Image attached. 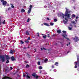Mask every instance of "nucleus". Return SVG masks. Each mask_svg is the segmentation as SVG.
<instances>
[{"label": "nucleus", "mask_w": 79, "mask_h": 79, "mask_svg": "<svg viewBox=\"0 0 79 79\" xmlns=\"http://www.w3.org/2000/svg\"><path fill=\"white\" fill-rule=\"evenodd\" d=\"M6 60H10V57H9V56H8V55H6Z\"/></svg>", "instance_id": "f8f14e48"}, {"label": "nucleus", "mask_w": 79, "mask_h": 79, "mask_svg": "<svg viewBox=\"0 0 79 79\" xmlns=\"http://www.w3.org/2000/svg\"><path fill=\"white\" fill-rule=\"evenodd\" d=\"M43 38H44V39L46 38V36H45V35L44 36H43Z\"/></svg>", "instance_id": "72a5a7b5"}, {"label": "nucleus", "mask_w": 79, "mask_h": 79, "mask_svg": "<svg viewBox=\"0 0 79 79\" xmlns=\"http://www.w3.org/2000/svg\"><path fill=\"white\" fill-rule=\"evenodd\" d=\"M54 68V65H52V68Z\"/></svg>", "instance_id": "79ce46f5"}, {"label": "nucleus", "mask_w": 79, "mask_h": 79, "mask_svg": "<svg viewBox=\"0 0 79 79\" xmlns=\"http://www.w3.org/2000/svg\"><path fill=\"white\" fill-rule=\"evenodd\" d=\"M44 25V26H50V25H49V24H48V23H43Z\"/></svg>", "instance_id": "6e6552de"}, {"label": "nucleus", "mask_w": 79, "mask_h": 79, "mask_svg": "<svg viewBox=\"0 0 79 79\" xmlns=\"http://www.w3.org/2000/svg\"><path fill=\"white\" fill-rule=\"evenodd\" d=\"M11 60L12 61H15L16 60V59L15 58V57L13 56H12L11 57Z\"/></svg>", "instance_id": "0eeeda50"}, {"label": "nucleus", "mask_w": 79, "mask_h": 79, "mask_svg": "<svg viewBox=\"0 0 79 79\" xmlns=\"http://www.w3.org/2000/svg\"><path fill=\"white\" fill-rule=\"evenodd\" d=\"M65 9L66 11H65V15L63 14H62L63 18H64V16H66L68 18H70V14H69L68 13H69L71 11H69V9H67L66 8H65Z\"/></svg>", "instance_id": "f257e3e1"}, {"label": "nucleus", "mask_w": 79, "mask_h": 79, "mask_svg": "<svg viewBox=\"0 0 79 79\" xmlns=\"http://www.w3.org/2000/svg\"><path fill=\"white\" fill-rule=\"evenodd\" d=\"M45 36H46V37H48V35H45Z\"/></svg>", "instance_id": "0e129e2a"}, {"label": "nucleus", "mask_w": 79, "mask_h": 79, "mask_svg": "<svg viewBox=\"0 0 79 79\" xmlns=\"http://www.w3.org/2000/svg\"><path fill=\"white\" fill-rule=\"evenodd\" d=\"M2 24V21L1 20V19L0 18V25H1Z\"/></svg>", "instance_id": "c9c22d12"}, {"label": "nucleus", "mask_w": 79, "mask_h": 79, "mask_svg": "<svg viewBox=\"0 0 79 79\" xmlns=\"http://www.w3.org/2000/svg\"><path fill=\"white\" fill-rule=\"evenodd\" d=\"M27 40H31V38L30 37H28V38L27 39Z\"/></svg>", "instance_id": "4c0bfd02"}, {"label": "nucleus", "mask_w": 79, "mask_h": 79, "mask_svg": "<svg viewBox=\"0 0 79 79\" xmlns=\"http://www.w3.org/2000/svg\"><path fill=\"white\" fill-rule=\"evenodd\" d=\"M20 44H24V42L22 40H21Z\"/></svg>", "instance_id": "bb28decb"}, {"label": "nucleus", "mask_w": 79, "mask_h": 79, "mask_svg": "<svg viewBox=\"0 0 79 79\" xmlns=\"http://www.w3.org/2000/svg\"><path fill=\"white\" fill-rule=\"evenodd\" d=\"M26 77L27 78H28V79H31V77H30V76H29L28 75H27Z\"/></svg>", "instance_id": "aec40b11"}, {"label": "nucleus", "mask_w": 79, "mask_h": 79, "mask_svg": "<svg viewBox=\"0 0 79 79\" xmlns=\"http://www.w3.org/2000/svg\"><path fill=\"white\" fill-rule=\"evenodd\" d=\"M72 23L74 24H76V23L75 22V21H73L72 22Z\"/></svg>", "instance_id": "a211bd4d"}, {"label": "nucleus", "mask_w": 79, "mask_h": 79, "mask_svg": "<svg viewBox=\"0 0 79 79\" xmlns=\"http://www.w3.org/2000/svg\"><path fill=\"white\" fill-rule=\"evenodd\" d=\"M50 34H48V37H50Z\"/></svg>", "instance_id": "49530a36"}, {"label": "nucleus", "mask_w": 79, "mask_h": 79, "mask_svg": "<svg viewBox=\"0 0 79 79\" xmlns=\"http://www.w3.org/2000/svg\"><path fill=\"white\" fill-rule=\"evenodd\" d=\"M70 26L71 27L73 28V25H72V24H70Z\"/></svg>", "instance_id": "ea45409f"}, {"label": "nucleus", "mask_w": 79, "mask_h": 79, "mask_svg": "<svg viewBox=\"0 0 79 79\" xmlns=\"http://www.w3.org/2000/svg\"><path fill=\"white\" fill-rule=\"evenodd\" d=\"M32 5H30V8L29 9H30L31 10H32Z\"/></svg>", "instance_id": "5701e85b"}, {"label": "nucleus", "mask_w": 79, "mask_h": 79, "mask_svg": "<svg viewBox=\"0 0 79 79\" xmlns=\"http://www.w3.org/2000/svg\"><path fill=\"white\" fill-rule=\"evenodd\" d=\"M26 35H30L29 32L28 31H26Z\"/></svg>", "instance_id": "1a4fd4ad"}, {"label": "nucleus", "mask_w": 79, "mask_h": 79, "mask_svg": "<svg viewBox=\"0 0 79 79\" xmlns=\"http://www.w3.org/2000/svg\"><path fill=\"white\" fill-rule=\"evenodd\" d=\"M63 33L64 34L62 35L64 37V38H65L66 39H67V40H69V39L68 38H66V37H67L68 35H66V31H62Z\"/></svg>", "instance_id": "f03ea898"}, {"label": "nucleus", "mask_w": 79, "mask_h": 79, "mask_svg": "<svg viewBox=\"0 0 79 79\" xmlns=\"http://www.w3.org/2000/svg\"><path fill=\"white\" fill-rule=\"evenodd\" d=\"M73 40H75L76 42H77V41H79V39L78 38V37L75 36V38H73Z\"/></svg>", "instance_id": "20e7f679"}, {"label": "nucleus", "mask_w": 79, "mask_h": 79, "mask_svg": "<svg viewBox=\"0 0 79 79\" xmlns=\"http://www.w3.org/2000/svg\"><path fill=\"white\" fill-rule=\"evenodd\" d=\"M38 36H39V33H38Z\"/></svg>", "instance_id": "680f3d73"}, {"label": "nucleus", "mask_w": 79, "mask_h": 79, "mask_svg": "<svg viewBox=\"0 0 79 79\" xmlns=\"http://www.w3.org/2000/svg\"><path fill=\"white\" fill-rule=\"evenodd\" d=\"M76 17V15L74 14H73L72 15V18H75Z\"/></svg>", "instance_id": "a878e982"}, {"label": "nucleus", "mask_w": 79, "mask_h": 79, "mask_svg": "<svg viewBox=\"0 0 79 79\" xmlns=\"http://www.w3.org/2000/svg\"><path fill=\"white\" fill-rule=\"evenodd\" d=\"M69 29L70 30H72V27H68Z\"/></svg>", "instance_id": "b1692460"}, {"label": "nucleus", "mask_w": 79, "mask_h": 79, "mask_svg": "<svg viewBox=\"0 0 79 79\" xmlns=\"http://www.w3.org/2000/svg\"><path fill=\"white\" fill-rule=\"evenodd\" d=\"M25 42H26V43H27V44H28V43H29V41L28 40H27L26 41H25Z\"/></svg>", "instance_id": "7c9ffc66"}, {"label": "nucleus", "mask_w": 79, "mask_h": 79, "mask_svg": "<svg viewBox=\"0 0 79 79\" xmlns=\"http://www.w3.org/2000/svg\"><path fill=\"white\" fill-rule=\"evenodd\" d=\"M5 0H1V2H2V3H3V2H4Z\"/></svg>", "instance_id": "e433bc0d"}, {"label": "nucleus", "mask_w": 79, "mask_h": 79, "mask_svg": "<svg viewBox=\"0 0 79 79\" xmlns=\"http://www.w3.org/2000/svg\"><path fill=\"white\" fill-rule=\"evenodd\" d=\"M65 20H68V19H66V18H65Z\"/></svg>", "instance_id": "6e6d98bb"}, {"label": "nucleus", "mask_w": 79, "mask_h": 79, "mask_svg": "<svg viewBox=\"0 0 79 79\" xmlns=\"http://www.w3.org/2000/svg\"><path fill=\"white\" fill-rule=\"evenodd\" d=\"M10 68L11 70L13 69V68L11 67H10Z\"/></svg>", "instance_id": "de8ad7c7"}, {"label": "nucleus", "mask_w": 79, "mask_h": 79, "mask_svg": "<svg viewBox=\"0 0 79 79\" xmlns=\"http://www.w3.org/2000/svg\"><path fill=\"white\" fill-rule=\"evenodd\" d=\"M10 5H11V8H15V6H13V5L12 4H10Z\"/></svg>", "instance_id": "4468645a"}, {"label": "nucleus", "mask_w": 79, "mask_h": 79, "mask_svg": "<svg viewBox=\"0 0 79 79\" xmlns=\"http://www.w3.org/2000/svg\"><path fill=\"white\" fill-rule=\"evenodd\" d=\"M54 22H56V21H57V19H54Z\"/></svg>", "instance_id": "2f4dec72"}, {"label": "nucleus", "mask_w": 79, "mask_h": 79, "mask_svg": "<svg viewBox=\"0 0 79 79\" xmlns=\"http://www.w3.org/2000/svg\"><path fill=\"white\" fill-rule=\"evenodd\" d=\"M17 76H18L19 77H20V76H19V74H17Z\"/></svg>", "instance_id": "052dcab7"}, {"label": "nucleus", "mask_w": 79, "mask_h": 79, "mask_svg": "<svg viewBox=\"0 0 79 79\" xmlns=\"http://www.w3.org/2000/svg\"><path fill=\"white\" fill-rule=\"evenodd\" d=\"M57 32L58 34H60L61 33V30H57Z\"/></svg>", "instance_id": "2eb2a0df"}, {"label": "nucleus", "mask_w": 79, "mask_h": 79, "mask_svg": "<svg viewBox=\"0 0 79 79\" xmlns=\"http://www.w3.org/2000/svg\"><path fill=\"white\" fill-rule=\"evenodd\" d=\"M7 60L6 61V63L7 64L8 63H10V61H9V60Z\"/></svg>", "instance_id": "f3484780"}, {"label": "nucleus", "mask_w": 79, "mask_h": 79, "mask_svg": "<svg viewBox=\"0 0 79 79\" xmlns=\"http://www.w3.org/2000/svg\"><path fill=\"white\" fill-rule=\"evenodd\" d=\"M38 65H40V62H38Z\"/></svg>", "instance_id": "f704fd0d"}, {"label": "nucleus", "mask_w": 79, "mask_h": 79, "mask_svg": "<svg viewBox=\"0 0 79 79\" xmlns=\"http://www.w3.org/2000/svg\"><path fill=\"white\" fill-rule=\"evenodd\" d=\"M74 27H76V25H74Z\"/></svg>", "instance_id": "13d9d810"}, {"label": "nucleus", "mask_w": 79, "mask_h": 79, "mask_svg": "<svg viewBox=\"0 0 79 79\" xmlns=\"http://www.w3.org/2000/svg\"><path fill=\"white\" fill-rule=\"evenodd\" d=\"M10 79V78L9 77H6V76L5 77H4V78H3V79Z\"/></svg>", "instance_id": "ddd939ff"}, {"label": "nucleus", "mask_w": 79, "mask_h": 79, "mask_svg": "<svg viewBox=\"0 0 79 79\" xmlns=\"http://www.w3.org/2000/svg\"><path fill=\"white\" fill-rule=\"evenodd\" d=\"M23 77H25L26 76V74H24L23 75Z\"/></svg>", "instance_id": "603ef678"}, {"label": "nucleus", "mask_w": 79, "mask_h": 79, "mask_svg": "<svg viewBox=\"0 0 79 79\" xmlns=\"http://www.w3.org/2000/svg\"><path fill=\"white\" fill-rule=\"evenodd\" d=\"M25 12V10L24 9H22L21 11V13H24Z\"/></svg>", "instance_id": "9d476101"}, {"label": "nucleus", "mask_w": 79, "mask_h": 79, "mask_svg": "<svg viewBox=\"0 0 79 79\" xmlns=\"http://www.w3.org/2000/svg\"><path fill=\"white\" fill-rule=\"evenodd\" d=\"M78 17L77 16L76 17V19H78Z\"/></svg>", "instance_id": "bf43d9fd"}, {"label": "nucleus", "mask_w": 79, "mask_h": 79, "mask_svg": "<svg viewBox=\"0 0 79 79\" xmlns=\"http://www.w3.org/2000/svg\"><path fill=\"white\" fill-rule=\"evenodd\" d=\"M58 62H56L55 63V64H54V65H56V64H58Z\"/></svg>", "instance_id": "c756f323"}, {"label": "nucleus", "mask_w": 79, "mask_h": 79, "mask_svg": "<svg viewBox=\"0 0 79 79\" xmlns=\"http://www.w3.org/2000/svg\"><path fill=\"white\" fill-rule=\"evenodd\" d=\"M5 20H4L2 22V24H5Z\"/></svg>", "instance_id": "a18cd8bd"}, {"label": "nucleus", "mask_w": 79, "mask_h": 79, "mask_svg": "<svg viewBox=\"0 0 79 79\" xmlns=\"http://www.w3.org/2000/svg\"><path fill=\"white\" fill-rule=\"evenodd\" d=\"M54 23H50V25L51 26H53Z\"/></svg>", "instance_id": "393cba45"}, {"label": "nucleus", "mask_w": 79, "mask_h": 79, "mask_svg": "<svg viewBox=\"0 0 79 79\" xmlns=\"http://www.w3.org/2000/svg\"><path fill=\"white\" fill-rule=\"evenodd\" d=\"M32 76H33L34 77H36V79H38V77H39V76L36 75L35 73L32 74Z\"/></svg>", "instance_id": "39448f33"}, {"label": "nucleus", "mask_w": 79, "mask_h": 79, "mask_svg": "<svg viewBox=\"0 0 79 79\" xmlns=\"http://www.w3.org/2000/svg\"><path fill=\"white\" fill-rule=\"evenodd\" d=\"M10 52V53H12V54H13V51L12 50H11Z\"/></svg>", "instance_id": "c85d7f7f"}, {"label": "nucleus", "mask_w": 79, "mask_h": 79, "mask_svg": "<svg viewBox=\"0 0 79 79\" xmlns=\"http://www.w3.org/2000/svg\"><path fill=\"white\" fill-rule=\"evenodd\" d=\"M70 44H71V43L69 42V45Z\"/></svg>", "instance_id": "e2e57ef3"}, {"label": "nucleus", "mask_w": 79, "mask_h": 79, "mask_svg": "<svg viewBox=\"0 0 79 79\" xmlns=\"http://www.w3.org/2000/svg\"><path fill=\"white\" fill-rule=\"evenodd\" d=\"M73 2H75V0H72Z\"/></svg>", "instance_id": "69168bd1"}, {"label": "nucleus", "mask_w": 79, "mask_h": 79, "mask_svg": "<svg viewBox=\"0 0 79 79\" xmlns=\"http://www.w3.org/2000/svg\"><path fill=\"white\" fill-rule=\"evenodd\" d=\"M63 22L64 23V24H67V22L66 21H65V20L63 21Z\"/></svg>", "instance_id": "dca6fc26"}, {"label": "nucleus", "mask_w": 79, "mask_h": 79, "mask_svg": "<svg viewBox=\"0 0 79 79\" xmlns=\"http://www.w3.org/2000/svg\"><path fill=\"white\" fill-rule=\"evenodd\" d=\"M39 69H42V66H40L38 68Z\"/></svg>", "instance_id": "4be33fe9"}, {"label": "nucleus", "mask_w": 79, "mask_h": 79, "mask_svg": "<svg viewBox=\"0 0 79 79\" xmlns=\"http://www.w3.org/2000/svg\"><path fill=\"white\" fill-rule=\"evenodd\" d=\"M0 60H2V62H5V58L4 55H0Z\"/></svg>", "instance_id": "7ed1b4c3"}, {"label": "nucleus", "mask_w": 79, "mask_h": 79, "mask_svg": "<svg viewBox=\"0 0 79 79\" xmlns=\"http://www.w3.org/2000/svg\"><path fill=\"white\" fill-rule=\"evenodd\" d=\"M43 49H44V50H46V49H45V48H43Z\"/></svg>", "instance_id": "4d7b16f0"}, {"label": "nucleus", "mask_w": 79, "mask_h": 79, "mask_svg": "<svg viewBox=\"0 0 79 79\" xmlns=\"http://www.w3.org/2000/svg\"><path fill=\"white\" fill-rule=\"evenodd\" d=\"M48 61V59L47 58L46 59L44 60V62L45 63H47V62Z\"/></svg>", "instance_id": "6ab92c4d"}, {"label": "nucleus", "mask_w": 79, "mask_h": 79, "mask_svg": "<svg viewBox=\"0 0 79 79\" xmlns=\"http://www.w3.org/2000/svg\"><path fill=\"white\" fill-rule=\"evenodd\" d=\"M36 49H36V48L34 49V50H35L34 52H37V51L36 50Z\"/></svg>", "instance_id": "58836bf2"}, {"label": "nucleus", "mask_w": 79, "mask_h": 79, "mask_svg": "<svg viewBox=\"0 0 79 79\" xmlns=\"http://www.w3.org/2000/svg\"><path fill=\"white\" fill-rule=\"evenodd\" d=\"M75 21H76V23H77V19L75 20Z\"/></svg>", "instance_id": "3c124183"}, {"label": "nucleus", "mask_w": 79, "mask_h": 79, "mask_svg": "<svg viewBox=\"0 0 79 79\" xmlns=\"http://www.w3.org/2000/svg\"><path fill=\"white\" fill-rule=\"evenodd\" d=\"M31 10H32V9H29L28 10V12H27L28 14H29V13H31Z\"/></svg>", "instance_id": "9b49d317"}, {"label": "nucleus", "mask_w": 79, "mask_h": 79, "mask_svg": "<svg viewBox=\"0 0 79 79\" xmlns=\"http://www.w3.org/2000/svg\"><path fill=\"white\" fill-rule=\"evenodd\" d=\"M7 3V2L5 1H4L3 2H2V4L3 5H4V6H6V5Z\"/></svg>", "instance_id": "423d86ee"}, {"label": "nucleus", "mask_w": 79, "mask_h": 79, "mask_svg": "<svg viewBox=\"0 0 79 79\" xmlns=\"http://www.w3.org/2000/svg\"><path fill=\"white\" fill-rule=\"evenodd\" d=\"M30 20H31V19H30V20H29V18H28L27 20V22H29V21H30Z\"/></svg>", "instance_id": "473e14b6"}, {"label": "nucleus", "mask_w": 79, "mask_h": 79, "mask_svg": "<svg viewBox=\"0 0 79 79\" xmlns=\"http://www.w3.org/2000/svg\"><path fill=\"white\" fill-rule=\"evenodd\" d=\"M26 67L27 68H29V64H27L26 65Z\"/></svg>", "instance_id": "412c9836"}, {"label": "nucleus", "mask_w": 79, "mask_h": 79, "mask_svg": "<svg viewBox=\"0 0 79 79\" xmlns=\"http://www.w3.org/2000/svg\"><path fill=\"white\" fill-rule=\"evenodd\" d=\"M8 10H11V7H9L8 9Z\"/></svg>", "instance_id": "a19ab883"}, {"label": "nucleus", "mask_w": 79, "mask_h": 79, "mask_svg": "<svg viewBox=\"0 0 79 79\" xmlns=\"http://www.w3.org/2000/svg\"><path fill=\"white\" fill-rule=\"evenodd\" d=\"M40 73H42V71L41 70H40Z\"/></svg>", "instance_id": "09e8293b"}, {"label": "nucleus", "mask_w": 79, "mask_h": 79, "mask_svg": "<svg viewBox=\"0 0 79 79\" xmlns=\"http://www.w3.org/2000/svg\"><path fill=\"white\" fill-rule=\"evenodd\" d=\"M27 48H26V47H23V49H26Z\"/></svg>", "instance_id": "c03bdc74"}, {"label": "nucleus", "mask_w": 79, "mask_h": 79, "mask_svg": "<svg viewBox=\"0 0 79 79\" xmlns=\"http://www.w3.org/2000/svg\"><path fill=\"white\" fill-rule=\"evenodd\" d=\"M41 50H43V49L42 48H41Z\"/></svg>", "instance_id": "338daca9"}, {"label": "nucleus", "mask_w": 79, "mask_h": 79, "mask_svg": "<svg viewBox=\"0 0 79 79\" xmlns=\"http://www.w3.org/2000/svg\"><path fill=\"white\" fill-rule=\"evenodd\" d=\"M77 62L78 63H79V58L78 57L77 58Z\"/></svg>", "instance_id": "cd10ccee"}, {"label": "nucleus", "mask_w": 79, "mask_h": 79, "mask_svg": "<svg viewBox=\"0 0 79 79\" xmlns=\"http://www.w3.org/2000/svg\"><path fill=\"white\" fill-rule=\"evenodd\" d=\"M74 68H77V65H75Z\"/></svg>", "instance_id": "8fccbe9b"}, {"label": "nucleus", "mask_w": 79, "mask_h": 79, "mask_svg": "<svg viewBox=\"0 0 79 79\" xmlns=\"http://www.w3.org/2000/svg\"><path fill=\"white\" fill-rule=\"evenodd\" d=\"M44 8H47V6H44Z\"/></svg>", "instance_id": "5fc2aeb1"}, {"label": "nucleus", "mask_w": 79, "mask_h": 79, "mask_svg": "<svg viewBox=\"0 0 79 79\" xmlns=\"http://www.w3.org/2000/svg\"><path fill=\"white\" fill-rule=\"evenodd\" d=\"M75 64H76V65H77V62H75Z\"/></svg>", "instance_id": "864d4df0"}, {"label": "nucleus", "mask_w": 79, "mask_h": 79, "mask_svg": "<svg viewBox=\"0 0 79 79\" xmlns=\"http://www.w3.org/2000/svg\"><path fill=\"white\" fill-rule=\"evenodd\" d=\"M41 26H43V24H41Z\"/></svg>", "instance_id": "774afa93"}, {"label": "nucleus", "mask_w": 79, "mask_h": 79, "mask_svg": "<svg viewBox=\"0 0 79 79\" xmlns=\"http://www.w3.org/2000/svg\"><path fill=\"white\" fill-rule=\"evenodd\" d=\"M47 20H48V21H49L50 20V19H49V18H47Z\"/></svg>", "instance_id": "37998d69"}]
</instances>
